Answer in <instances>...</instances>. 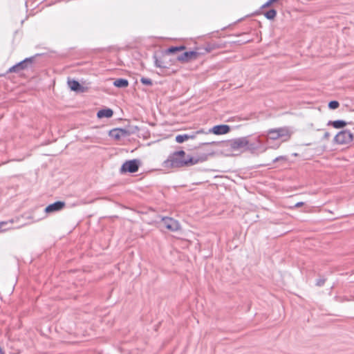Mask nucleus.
Listing matches in <instances>:
<instances>
[{"label": "nucleus", "instance_id": "25", "mask_svg": "<svg viewBox=\"0 0 354 354\" xmlns=\"http://www.w3.org/2000/svg\"><path fill=\"white\" fill-rule=\"evenodd\" d=\"M325 281V279H318L316 281V285L317 286H324Z\"/></svg>", "mask_w": 354, "mask_h": 354}, {"label": "nucleus", "instance_id": "2", "mask_svg": "<svg viewBox=\"0 0 354 354\" xmlns=\"http://www.w3.org/2000/svg\"><path fill=\"white\" fill-rule=\"evenodd\" d=\"M248 137H240L228 140L225 146L233 151L243 152L248 150Z\"/></svg>", "mask_w": 354, "mask_h": 354}, {"label": "nucleus", "instance_id": "8", "mask_svg": "<svg viewBox=\"0 0 354 354\" xmlns=\"http://www.w3.org/2000/svg\"><path fill=\"white\" fill-rule=\"evenodd\" d=\"M266 147L263 143V140L260 138V137H256L254 139L249 140V145L248 147V150L251 151H254L259 149L265 150Z\"/></svg>", "mask_w": 354, "mask_h": 354}, {"label": "nucleus", "instance_id": "24", "mask_svg": "<svg viewBox=\"0 0 354 354\" xmlns=\"http://www.w3.org/2000/svg\"><path fill=\"white\" fill-rule=\"evenodd\" d=\"M13 223L12 220H10L9 222L4 221V222H0V232L2 230V227H6L8 225H11Z\"/></svg>", "mask_w": 354, "mask_h": 354}, {"label": "nucleus", "instance_id": "33", "mask_svg": "<svg viewBox=\"0 0 354 354\" xmlns=\"http://www.w3.org/2000/svg\"><path fill=\"white\" fill-rule=\"evenodd\" d=\"M3 354H5V353H3Z\"/></svg>", "mask_w": 354, "mask_h": 354}, {"label": "nucleus", "instance_id": "15", "mask_svg": "<svg viewBox=\"0 0 354 354\" xmlns=\"http://www.w3.org/2000/svg\"><path fill=\"white\" fill-rule=\"evenodd\" d=\"M328 125H331L335 129H342L346 125V122L342 120H337L335 121H329Z\"/></svg>", "mask_w": 354, "mask_h": 354}, {"label": "nucleus", "instance_id": "30", "mask_svg": "<svg viewBox=\"0 0 354 354\" xmlns=\"http://www.w3.org/2000/svg\"><path fill=\"white\" fill-rule=\"evenodd\" d=\"M3 353H5V352L3 351L2 348L0 346V354H3Z\"/></svg>", "mask_w": 354, "mask_h": 354}, {"label": "nucleus", "instance_id": "16", "mask_svg": "<svg viewBox=\"0 0 354 354\" xmlns=\"http://www.w3.org/2000/svg\"><path fill=\"white\" fill-rule=\"evenodd\" d=\"M113 85L118 88H126L129 85V82L126 79L119 78L113 82Z\"/></svg>", "mask_w": 354, "mask_h": 354}, {"label": "nucleus", "instance_id": "22", "mask_svg": "<svg viewBox=\"0 0 354 354\" xmlns=\"http://www.w3.org/2000/svg\"><path fill=\"white\" fill-rule=\"evenodd\" d=\"M140 82L147 86H151L153 84L152 80L151 79L144 77L140 79Z\"/></svg>", "mask_w": 354, "mask_h": 354}, {"label": "nucleus", "instance_id": "20", "mask_svg": "<svg viewBox=\"0 0 354 354\" xmlns=\"http://www.w3.org/2000/svg\"><path fill=\"white\" fill-rule=\"evenodd\" d=\"M175 140L178 143H183V142L189 140V136H187V133L179 134L176 136Z\"/></svg>", "mask_w": 354, "mask_h": 354}, {"label": "nucleus", "instance_id": "19", "mask_svg": "<svg viewBox=\"0 0 354 354\" xmlns=\"http://www.w3.org/2000/svg\"><path fill=\"white\" fill-rule=\"evenodd\" d=\"M154 59V64L156 67L161 68H166L167 66L162 62L160 59H159L156 55L153 56Z\"/></svg>", "mask_w": 354, "mask_h": 354}, {"label": "nucleus", "instance_id": "3", "mask_svg": "<svg viewBox=\"0 0 354 354\" xmlns=\"http://www.w3.org/2000/svg\"><path fill=\"white\" fill-rule=\"evenodd\" d=\"M353 135L348 130L339 131L334 138V141L339 145L348 144L353 141Z\"/></svg>", "mask_w": 354, "mask_h": 354}, {"label": "nucleus", "instance_id": "5", "mask_svg": "<svg viewBox=\"0 0 354 354\" xmlns=\"http://www.w3.org/2000/svg\"><path fill=\"white\" fill-rule=\"evenodd\" d=\"M34 58L35 57H30L24 59V60L10 67L8 70V72L19 73L22 70L28 68V67L31 66L32 64L33 63Z\"/></svg>", "mask_w": 354, "mask_h": 354}, {"label": "nucleus", "instance_id": "4", "mask_svg": "<svg viewBox=\"0 0 354 354\" xmlns=\"http://www.w3.org/2000/svg\"><path fill=\"white\" fill-rule=\"evenodd\" d=\"M140 166V160L133 159L124 162L120 168L121 173H135L138 171Z\"/></svg>", "mask_w": 354, "mask_h": 354}, {"label": "nucleus", "instance_id": "29", "mask_svg": "<svg viewBox=\"0 0 354 354\" xmlns=\"http://www.w3.org/2000/svg\"><path fill=\"white\" fill-rule=\"evenodd\" d=\"M304 203L303 202H298L297 203L295 204V207H301V205H303Z\"/></svg>", "mask_w": 354, "mask_h": 354}, {"label": "nucleus", "instance_id": "23", "mask_svg": "<svg viewBox=\"0 0 354 354\" xmlns=\"http://www.w3.org/2000/svg\"><path fill=\"white\" fill-rule=\"evenodd\" d=\"M204 131L203 129L198 130L196 132H193L192 133H187V136H189V139H194L196 134L203 133Z\"/></svg>", "mask_w": 354, "mask_h": 354}, {"label": "nucleus", "instance_id": "28", "mask_svg": "<svg viewBox=\"0 0 354 354\" xmlns=\"http://www.w3.org/2000/svg\"><path fill=\"white\" fill-rule=\"evenodd\" d=\"M330 137V133L328 132H325L324 134V138L328 139Z\"/></svg>", "mask_w": 354, "mask_h": 354}, {"label": "nucleus", "instance_id": "27", "mask_svg": "<svg viewBox=\"0 0 354 354\" xmlns=\"http://www.w3.org/2000/svg\"><path fill=\"white\" fill-rule=\"evenodd\" d=\"M273 2L271 0H268L266 3L261 6V8L263 9L269 7Z\"/></svg>", "mask_w": 354, "mask_h": 354}, {"label": "nucleus", "instance_id": "17", "mask_svg": "<svg viewBox=\"0 0 354 354\" xmlns=\"http://www.w3.org/2000/svg\"><path fill=\"white\" fill-rule=\"evenodd\" d=\"M185 49V46H171L166 50L165 53L167 54H174V53H176V52L181 51Z\"/></svg>", "mask_w": 354, "mask_h": 354}, {"label": "nucleus", "instance_id": "13", "mask_svg": "<svg viewBox=\"0 0 354 354\" xmlns=\"http://www.w3.org/2000/svg\"><path fill=\"white\" fill-rule=\"evenodd\" d=\"M127 131L123 129H113L109 131V136L115 140H119L121 137L127 136Z\"/></svg>", "mask_w": 354, "mask_h": 354}, {"label": "nucleus", "instance_id": "6", "mask_svg": "<svg viewBox=\"0 0 354 354\" xmlns=\"http://www.w3.org/2000/svg\"><path fill=\"white\" fill-rule=\"evenodd\" d=\"M285 136L288 137V131L285 128L270 129L267 133L268 140H277Z\"/></svg>", "mask_w": 354, "mask_h": 354}, {"label": "nucleus", "instance_id": "10", "mask_svg": "<svg viewBox=\"0 0 354 354\" xmlns=\"http://www.w3.org/2000/svg\"><path fill=\"white\" fill-rule=\"evenodd\" d=\"M66 205L64 201H56L53 203L48 205L45 208V212L47 214L53 213L62 210Z\"/></svg>", "mask_w": 354, "mask_h": 354}, {"label": "nucleus", "instance_id": "26", "mask_svg": "<svg viewBox=\"0 0 354 354\" xmlns=\"http://www.w3.org/2000/svg\"><path fill=\"white\" fill-rule=\"evenodd\" d=\"M279 160H286V158L283 156H278L273 160V162H277Z\"/></svg>", "mask_w": 354, "mask_h": 354}, {"label": "nucleus", "instance_id": "21", "mask_svg": "<svg viewBox=\"0 0 354 354\" xmlns=\"http://www.w3.org/2000/svg\"><path fill=\"white\" fill-rule=\"evenodd\" d=\"M339 106V103L337 100H332L328 103V108L330 109H336Z\"/></svg>", "mask_w": 354, "mask_h": 354}, {"label": "nucleus", "instance_id": "11", "mask_svg": "<svg viewBox=\"0 0 354 354\" xmlns=\"http://www.w3.org/2000/svg\"><path fill=\"white\" fill-rule=\"evenodd\" d=\"M67 83L69 88L73 91L77 93H84L86 91V88L84 87L75 80H68Z\"/></svg>", "mask_w": 354, "mask_h": 354}, {"label": "nucleus", "instance_id": "18", "mask_svg": "<svg viewBox=\"0 0 354 354\" xmlns=\"http://www.w3.org/2000/svg\"><path fill=\"white\" fill-rule=\"evenodd\" d=\"M264 16L268 19H274L277 16V10L274 9H270L264 13Z\"/></svg>", "mask_w": 354, "mask_h": 354}, {"label": "nucleus", "instance_id": "1", "mask_svg": "<svg viewBox=\"0 0 354 354\" xmlns=\"http://www.w3.org/2000/svg\"><path fill=\"white\" fill-rule=\"evenodd\" d=\"M205 160L206 157L199 158L190 156H186L185 152L183 150H180L170 155L168 159L165 162V165L171 167H181L194 165Z\"/></svg>", "mask_w": 354, "mask_h": 354}, {"label": "nucleus", "instance_id": "14", "mask_svg": "<svg viewBox=\"0 0 354 354\" xmlns=\"http://www.w3.org/2000/svg\"><path fill=\"white\" fill-rule=\"evenodd\" d=\"M113 115V111L112 109H111L109 108L100 109L97 113V117L98 118H109L112 117Z\"/></svg>", "mask_w": 354, "mask_h": 354}, {"label": "nucleus", "instance_id": "9", "mask_svg": "<svg viewBox=\"0 0 354 354\" xmlns=\"http://www.w3.org/2000/svg\"><path fill=\"white\" fill-rule=\"evenodd\" d=\"M198 53L194 50L186 51L177 57L179 62L187 63L198 57Z\"/></svg>", "mask_w": 354, "mask_h": 354}, {"label": "nucleus", "instance_id": "12", "mask_svg": "<svg viewBox=\"0 0 354 354\" xmlns=\"http://www.w3.org/2000/svg\"><path fill=\"white\" fill-rule=\"evenodd\" d=\"M230 130V126L227 124H219L213 127L209 130V132L216 135H223L228 133Z\"/></svg>", "mask_w": 354, "mask_h": 354}, {"label": "nucleus", "instance_id": "7", "mask_svg": "<svg viewBox=\"0 0 354 354\" xmlns=\"http://www.w3.org/2000/svg\"><path fill=\"white\" fill-rule=\"evenodd\" d=\"M161 225L171 232L178 231L180 228L178 221L171 217H163Z\"/></svg>", "mask_w": 354, "mask_h": 354}, {"label": "nucleus", "instance_id": "32", "mask_svg": "<svg viewBox=\"0 0 354 354\" xmlns=\"http://www.w3.org/2000/svg\"><path fill=\"white\" fill-rule=\"evenodd\" d=\"M10 227H5L3 230H5L6 229H9Z\"/></svg>", "mask_w": 354, "mask_h": 354}, {"label": "nucleus", "instance_id": "31", "mask_svg": "<svg viewBox=\"0 0 354 354\" xmlns=\"http://www.w3.org/2000/svg\"><path fill=\"white\" fill-rule=\"evenodd\" d=\"M214 143H215L214 142H212L203 143L202 145H209V144H214Z\"/></svg>", "mask_w": 354, "mask_h": 354}]
</instances>
